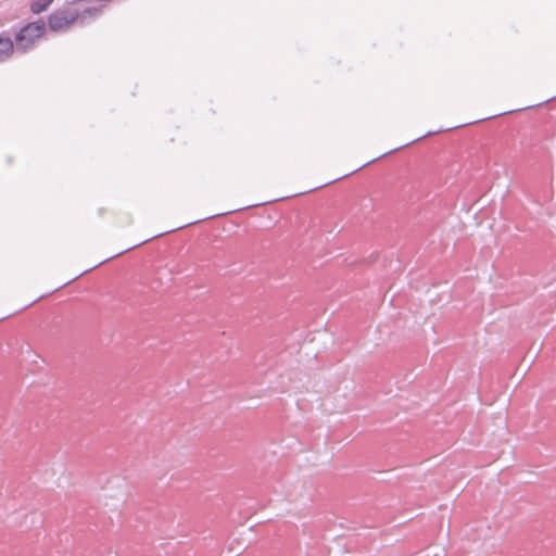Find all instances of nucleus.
<instances>
[{
    "instance_id": "f257e3e1",
    "label": "nucleus",
    "mask_w": 556,
    "mask_h": 556,
    "mask_svg": "<svg viewBox=\"0 0 556 556\" xmlns=\"http://www.w3.org/2000/svg\"><path fill=\"white\" fill-rule=\"evenodd\" d=\"M100 13L99 9L87 8L81 13L71 9L56 10L49 16V28L53 31H65L75 22L84 25L88 18H94Z\"/></svg>"
},
{
    "instance_id": "f03ea898",
    "label": "nucleus",
    "mask_w": 556,
    "mask_h": 556,
    "mask_svg": "<svg viewBox=\"0 0 556 556\" xmlns=\"http://www.w3.org/2000/svg\"><path fill=\"white\" fill-rule=\"evenodd\" d=\"M45 30L43 22H34L22 27L15 36V51L25 53L33 49L36 41L45 34Z\"/></svg>"
},
{
    "instance_id": "7ed1b4c3",
    "label": "nucleus",
    "mask_w": 556,
    "mask_h": 556,
    "mask_svg": "<svg viewBox=\"0 0 556 556\" xmlns=\"http://www.w3.org/2000/svg\"><path fill=\"white\" fill-rule=\"evenodd\" d=\"M15 49V45L9 37L0 36V62H3L10 58Z\"/></svg>"
},
{
    "instance_id": "20e7f679",
    "label": "nucleus",
    "mask_w": 556,
    "mask_h": 556,
    "mask_svg": "<svg viewBox=\"0 0 556 556\" xmlns=\"http://www.w3.org/2000/svg\"><path fill=\"white\" fill-rule=\"evenodd\" d=\"M53 0H33L30 3V11L35 14H39L46 11Z\"/></svg>"
}]
</instances>
